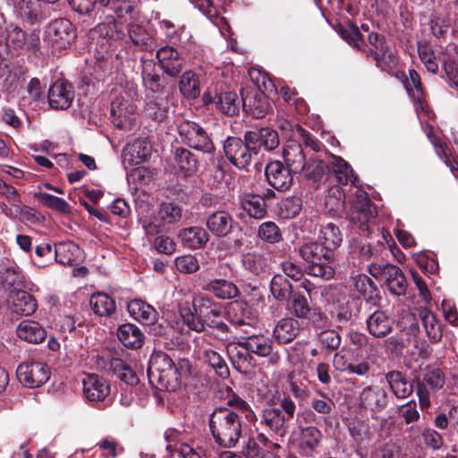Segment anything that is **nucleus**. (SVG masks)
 <instances>
[{"mask_svg": "<svg viewBox=\"0 0 458 458\" xmlns=\"http://www.w3.org/2000/svg\"><path fill=\"white\" fill-rule=\"evenodd\" d=\"M320 240L325 248L329 252L335 251L342 242V233L337 226L334 224H327L320 231Z\"/></svg>", "mask_w": 458, "mask_h": 458, "instance_id": "nucleus-50", "label": "nucleus"}, {"mask_svg": "<svg viewBox=\"0 0 458 458\" xmlns=\"http://www.w3.org/2000/svg\"><path fill=\"white\" fill-rule=\"evenodd\" d=\"M418 54L427 70L432 73H437L438 64L436 61V55L432 47L426 42H418Z\"/></svg>", "mask_w": 458, "mask_h": 458, "instance_id": "nucleus-60", "label": "nucleus"}, {"mask_svg": "<svg viewBox=\"0 0 458 458\" xmlns=\"http://www.w3.org/2000/svg\"><path fill=\"white\" fill-rule=\"evenodd\" d=\"M389 389L397 399H405L411 396L414 386L407 376L399 370H390L385 376Z\"/></svg>", "mask_w": 458, "mask_h": 458, "instance_id": "nucleus-25", "label": "nucleus"}, {"mask_svg": "<svg viewBox=\"0 0 458 458\" xmlns=\"http://www.w3.org/2000/svg\"><path fill=\"white\" fill-rule=\"evenodd\" d=\"M179 89L183 97L190 99L197 98L200 94L197 74L191 70L184 72L179 81Z\"/></svg>", "mask_w": 458, "mask_h": 458, "instance_id": "nucleus-39", "label": "nucleus"}, {"mask_svg": "<svg viewBox=\"0 0 458 458\" xmlns=\"http://www.w3.org/2000/svg\"><path fill=\"white\" fill-rule=\"evenodd\" d=\"M74 98L71 84L57 81L48 90V102L53 109H67Z\"/></svg>", "mask_w": 458, "mask_h": 458, "instance_id": "nucleus-20", "label": "nucleus"}, {"mask_svg": "<svg viewBox=\"0 0 458 458\" xmlns=\"http://www.w3.org/2000/svg\"><path fill=\"white\" fill-rule=\"evenodd\" d=\"M311 309L308 299L300 293H293L288 300V310L292 315L298 318H308Z\"/></svg>", "mask_w": 458, "mask_h": 458, "instance_id": "nucleus-54", "label": "nucleus"}, {"mask_svg": "<svg viewBox=\"0 0 458 458\" xmlns=\"http://www.w3.org/2000/svg\"><path fill=\"white\" fill-rule=\"evenodd\" d=\"M258 235L260 239L269 243H276L282 240L281 231L274 222L262 223L259 227Z\"/></svg>", "mask_w": 458, "mask_h": 458, "instance_id": "nucleus-64", "label": "nucleus"}, {"mask_svg": "<svg viewBox=\"0 0 458 458\" xmlns=\"http://www.w3.org/2000/svg\"><path fill=\"white\" fill-rule=\"evenodd\" d=\"M192 308L181 307L179 311L187 326L196 332H203V322L209 315L219 308L211 299L205 296H197L192 300Z\"/></svg>", "mask_w": 458, "mask_h": 458, "instance_id": "nucleus-7", "label": "nucleus"}, {"mask_svg": "<svg viewBox=\"0 0 458 458\" xmlns=\"http://www.w3.org/2000/svg\"><path fill=\"white\" fill-rule=\"evenodd\" d=\"M106 7H109L118 19H124L128 23L135 19V8L127 0H109V4Z\"/></svg>", "mask_w": 458, "mask_h": 458, "instance_id": "nucleus-56", "label": "nucleus"}, {"mask_svg": "<svg viewBox=\"0 0 458 458\" xmlns=\"http://www.w3.org/2000/svg\"><path fill=\"white\" fill-rule=\"evenodd\" d=\"M293 171L281 161H270L265 168L266 179L270 186L278 191H288L293 183Z\"/></svg>", "mask_w": 458, "mask_h": 458, "instance_id": "nucleus-15", "label": "nucleus"}, {"mask_svg": "<svg viewBox=\"0 0 458 458\" xmlns=\"http://www.w3.org/2000/svg\"><path fill=\"white\" fill-rule=\"evenodd\" d=\"M426 334L431 343H438L443 337L440 322L431 311L424 310L420 313Z\"/></svg>", "mask_w": 458, "mask_h": 458, "instance_id": "nucleus-41", "label": "nucleus"}, {"mask_svg": "<svg viewBox=\"0 0 458 458\" xmlns=\"http://www.w3.org/2000/svg\"><path fill=\"white\" fill-rule=\"evenodd\" d=\"M74 38L72 24L67 19H56L46 29L45 40L56 49L65 48Z\"/></svg>", "mask_w": 458, "mask_h": 458, "instance_id": "nucleus-11", "label": "nucleus"}, {"mask_svg": "<svg viewBox=\"0 0 458 458\" xmlns=\"http://www.w3.org/2000/svg\"><path fill=\"white\" fill-rule=\"evenodd\" d=\"M354 288L363 296L367 301L374 302L378 299L379 291L373 280L364 274H359L352 277Z\"/></svg>", "mask_w": 458, "mask_h": 458, "instance_id": "nucleus-36", "label": "nucleus"}, {"mask_svg": "<svg viewBox=\"0 0 458 458\" xmlns=\"http://www.w3.org/2000/svg\"><path fill=\"white\" fill-rule=\"evenodd\" d=\"M368 272L376 279L384 278L387 289L393 295H405L408 284L399 267L389 263H371L368 266Z\"/></svg>", "mask_w": 458, "mask_h": 458, "instance_id": "nucleus-6", "label": "nucleus"}, {"mask_svg": "<svg viewBox=\"0 0 458 458\" xmlns=\"http://www.w3.org/2000/svg\"><path fill=\"white\" fill-rule=\"evenodd\" d=\"M242 454L246 458H279L267 449H264L254 438H249L245 443Z\"/></svg>", "mask_w": 458, "mask_h": 458, "instance_id": "nucleus-61", "label": "nucleus"}, {"mask_svg": "<svg viewBox=\"0 0 458 458\" xmlns=\"http://www.w3.org/2000/svg\"><path fill=\"white\" fill-rule=\"evenodd\" d=\"M208 425L215 442L224 447L234 446L242 436V420L229 408H216L209 416Z\"/></svg>", "mask_w": 458, "mask_h": 458, "instance_id": "nucleus-1", "label": "nucleus"}, {"mask_svg": "<svg viewBox=\"0 0 458 458\" xmlns=\"http://www.w3.org/2000/svg\"><path fill=\"white\" fill-rule=\"evenodd\" d=\"M244 139L250 144L254 155H258L262 148L266 151H272L280 144L277 131L269 127L248 131L244 133Z\"/></svg>", "mask_w": 458, "mask_h": 458, "instance_id": "nucleus-13", "label": "nucleus"}, {"mask_svg": "<svg viewBox=\"0 0 458 458\" xmlns=\"http://www.w3.org/2000/svg\"><path fill=\"white\" fill-rule=\"evenodd\" d=\"M270 292L279 301H288L293 295V285L283 275H275L270 282Z\"/></svg>", "mask_w": 458, "mask_h": 458, "instance_id": "nucleus-46", "label": "nucleus"}, {"mask_svg": "<svg viewBox=\"0 0 458 458\" xmlns=\"http://www.w3.org/2000/svg\"><path fill=\"white\" fill-rule=\"evenodd\" d=\"M388 402L387 391L377 385L364 387L359 397L360 406L372 412L382 411L386 408Z\"/></svg>", "mask_w": 458, "mask_h": 458, "instance_id": "nucleus-16", "label": "nucleus"}, {"mask_svg": "<svg viewBox=\"0 0 458 458\" xmlns=\"http://www.w3.org/2000/svg\"><path fill=\"white\" fill-rule=\"evenodd\" d=\"M16 375L19 382L24 386L36 388L47 382L50 377V369L44 362L28 360L18 366Z\"/></svg>", "mask_w": 458, "mask_h": 458, "instance_id": "nucleus-9", "label": "nucleus"}, {"mask_svg": "<svg viewBox=\"0 0 458 458\" xmlns=\"http://www.w3.org/2000/svg\"><path fill=\"white\" fill-rule=\"evenodd\" d=\"M328 172L329 167L325 162L317 158H310L301 173L309 180L320 182L326 179Z\"/></svg>", "mask_w": 458, "mask_h": 458, "instance_id": "nucleus-52", "label": "nucleus"}, {"mask_svg": "<svg viewBox=\"0 0 458 458\" xmlns=\"http://www.w3.org/2000/svg\"><path fill=\"white\" fill-rule=\"evenodd\" d=\"M148 377L156 387L174 392L180 386V375L173 360L163 352H155L149 359Z\"/></svg>", "mask_w": 458, "mask_h": 458, "instance_id": "nucleus-2", "label": "nucleus"}, {"mask_svg": "<svg viewBox=\"0 0 458 458\" xmlns=\"http://www.w3.org/2000/svg\"><path fill=\"white\" fill-rule=\"evenodd\" d=\"M214 102L216 107L226 115H235L239 113L242 98L234 91H224L222 89L216 93Z\"/></svg>", "mask_w": 458, "mask_h": 458, "instance_id": "nucleus-34", "label": "nucleus"}, {"mask_svg": "<svg viewBox=\"0 0 458 458\" xmlns=\"http://www.w3.org/2000/svg\"><path fill=\"white\" fill-rule=\"evenodd\" d=\"M223 149L228 161L239 169L248 167L254 155L244 138L242 140L238 137H228L224 142Z\"/></svg>", "mask_w": 458, "mask_h": 458, "instance_id": "nucleus-10", "label": "nucleus"}, {"mask_svg": "<svg viewBox=\"0 0 458 458\" xmlns=\"http://www.w3.org/2000/svg\"><path fill=\"white\" fill-rule=\"evenodd\" d=\"M296 406L290 397L280 400L279 407H267L262 411L261 421L273 432L284 437L286 434V422L295 415Z\"/></svg>", "mask_w": 458, "mask_h": 458, "instance_id": "nucleus-4", "label": "nucleus"}, {"mask_svg": "<svg viewBox=\"0 0 458 458\" xmlns=\"http://www.w3.org/2000/svg\"><path fill=\"white\" fill-rule=\"evenodd\" d=\"M178 237L185 247L192 250L203 248L209 240L208 233L200 226L184 228Z\"/></svg>", "mask_w": 458, "mask_h": 458, "instance_id": "nucleus-29", "label": "nucleus"}, {"mask_svg": "<svg viewBox=\"0 0 458 458\" xmlns=\"http://www.w3.org/2000/svg\"><path fill=\"white\" fill-rule=\"evenodd\" d=\"M284 160L293 174H301L305 169L306 157L301 145L296 140H288L284 147Z\"/></svg>", "mask_w": 458, "mask_h": 458, "instance_id": "nucleus-24", "label": "nucleus"}, {"mask_svg": "<svg viewBox=\"0 0 458 458\" xmlns=\"http://www.w3.org/2000/svg\"><path fill=\"white\" fill-rule=\"evenodd\" d=\"M83 394L89 402H103L110 394L108 382L97 374H88L82 379Z\"/></svg>", "mask_w": 458, "mask_h": 458, "instance_id": "nucleus-18", "label": "nucleus"}, {"mask_svg": "<svg viewBox=\"0 0 458 458\" xmlns=\"http://www.w3.org/2000/svg\"><path fill=\"white\" fill-rule=\"evenodd\" d=\"M5 44L13 50L22 49L26 44V34L17 25L10 24L6 28Z\"/></svg>", "mask_w": 458, "mask_h": 458, "instance_id": "nucleus-58", "label": "nucleus"}, {"mask_svg": "<svg viewBox=\"0 0 458 458\" xmlns=\"http://www.w3.org/2000/svg\"><path fill=\"white\" fill-rule=\"evenodd\" d=\"M368 40L371 48L367 51V55H370L374 59L377 67L385 71L396 64V57L392 53H388L387 44L382 35L377 32H370Z\"/></svg>", "mask_w": 458, "mask_h": 458, "instance_id": "nucleus-14", "label": "nucleus"}, {"mask_svg": "<svg viewBox=\"0 0 458 458\" xmlns=\"http://www.w3.org/2000/svg\"><path fill=\"white\" fill-rule=\"evenodd\" d=\"M89 304L92 310L99 316H111L116 309L114 301L103 293L92 294Z\"/></svg>", "mask_w": 458, "mask_h": 458, "instance_id": "nucleus-45", "label": "nucleus"}, {"mask_svg": "<svg viewBox=\"0 0 458 458\" xmlns=\"http://www.w3.org/2000/svg\"><path fill=\"white\" fill-rule=\"evenodd\" d=\"M335 30L350 46L360 51H365L362 35L354 23L348 21L346 24L337 25Z\"/></svg>", "mask_w": 458, "mask_h": 458, "instance_id": "nucleus-37", "label": "nucleus"}, {"mask_svg": "<svg viewBox=\"0 0 458 458\" xmlns=\"http://www.w3.org/2000/svg\"><path fill=\"white\" fill-rule=\"evenodd\" d=\"M9 298L12 301V311L21 316H30L37 309L35 298L22 290H13Z\"/></svg>", "mask_w": 458, "mask_h": 458, "instance_id": "nucleus-26", "label": "nucleus"}, {"mask_svg": "<svg viewBox=\"0 0 458 458\" xmlns=\"http://www.w3.org/2000/svg\"><path fill=\"white\" fill-rule=\"evenodd\" d=\"M242 262L245 269L255 275L264 273L268 267L267 258L260 252H248L242 256Z\"/></svg>", "mask_w": 458, "mask_h": 458, "instance_id": "nucleus-48", "label": "nucleus"}, {"mask_svg": "<svg viewBox=\"0 0 458 458\" xmlns=\"http://www.w3.org/2000/svg\"><path fill=\"white\" fill-rule=\"evenodd\" d=\"M117 337L125 347L132 350L140 349L145 340V335L141 330L131 323L123 324L118 327Z\"/></svg>", "mask_w": 458, "mask_h": 458, "instance_id": "nucleus-28", "label": "nucleus"}, {"mask_svg": "<svg viewBox=\"0 0 458 458\" xmlns=\"http://www.w3.org/2000/svg\"><path fill=\"white\" fill-rule=\"evenodd\" d=\"M302 208V199L293 196L282 200L279 209L284 218H293L298 216Z\"/></svg>", "mask_w": 458, "mask_h": 458, "instance_id": "nucleus-62", "label": "nucleus"}, {"mask_svg": "<svg viewBox=\"0 0 458 458\" xmlns=\"http://www.w3.org/2000/svg\"><path fill=\"white\" fill-rule=\"evenodd\" d=\"M134 106L127 102H112L111 114L117 118L114 124L123 127L127 121H131V115L134 113Z\"/></svg>", "mask_w": 458, "mask_h": 458, "instance_id": "nucleus-59", "label": "nucleus"}, {"mask_svg": "<svg viewBox=\"0 0 458 458\" xmlns=\"http://www.w3.org/2000/svg\"><path fill=\"white\" fill-rule=\"evenodd\" d=\"M300 256L309 263L306 272L308 275L329 280L335 276L332 262L335 253L329 252L322 243L311 242L302 244L299 248Z\"/></svg>", "mask_w": 458, "mask_h": 458, "instance_id": "nucleus-3", "label": "nucleus"}, {"mask_svg": "<svg viewBox=\"0 0 458 458\" xmlns=\"http://www.w3.org/2000/svg\"><path fill=\"white\" fill-rule=\"evenodd\" d=\"M108 373L115 375L121 381L127 385H136L139 381L133 369L122 359L112 358L104 367Z\"/></svg>", "mask_w": 458, "mask_h": 458, "instance_id": "nucleus-32", "label": "nucleus"}, {"mask_svg": "<svg viewBox=\"0 0 458 458\" xmlns=\"http://www.w3.org/2000/svg\"><path fill=\"white\" fill-rule=\"evenodd\" d=\"M55 259L62 265L76 266L83 259V250L73 242L55 244Z\"/></svg>", "mask_w": 458, "mask_h": 458, "instance_id": "nucleus-23", "label": "nucleus"}, {"mask_svg": "<svg viewBox=\"0 0 458 458\" xmlns=\"http://www.w3.org/2000/svg\"><path fill=\"white\" fill-rule=\"evenodd\" d=\"M178 132L190 148L208 154L214 152L215 145L210 136L199 123L184 120L179 123Z\"/></svg>", "mask_w": 458, "mask_h": 458, "instance_id": "nucleus-8", "label": "nucleus"}, {"mask_svg": "<svg viewBox=\"0 0 458 458\" xmlns=\"http://www.w3.org/2000/svg\"><path fill=\"white\" fill-rule=\"evenodd\" d=\"M242 105L244 111L256 119L263 118L270 108L267 97L261 91L254 89L242 96Z\"/></svg>", "mask_w": 458, "mask_h": 458, "instance_id": "nucleus-19", "label": "nucleus"}, {"mask_svg": "<svg viewBox=\"0 0 458 458\" xmlns=\"http://www.w3.org/2000/svg\"><path fill=\"white\" fill-rule=\"evenodd\" d=\"M235 224L233 216L227 211L218 210L208 216L206 226L214 236L223 238L232 233Z\"/></svg>", "mask_w": 458, "mask_h": 458, "instance_id": "nucleus-21", "label": "nucleus"}, {"mask_svg": "<svg viewBox=\"0 0 458 458\" xmlns=\"http://www.w3.org/2000/svg\"><path fill=\"white\" fill-rule=\"evenodd\" d=\"M156 56L161 69L170 77H177L183 69L185 60L173 47L165 46L159 48Z\"/></svg>", "mask_w": 458, "mask_h": 458, "instance_id": "nucleus-17", "label": "nucleus"}, {"mask_svg": "<svg viewBox=\"0 0 458 458\" xmlns=\"http://www.w3.org/2000/svg\"><path fill=\"white\" fill-rule=\"evenodd\" d=\"M239 345L248 350L251 355L268 358V363L272 365H276L281 359L280 354L274 352L273 340L260 332L249 336L246 341H239Z\"/></svg>", "mask_w": 458, "mask_h": 458, "instance_id": "nucleus-12", "label": "nucleus"}, {"mask_svg": "<svg viewBox=\"0 0 458 458\" xmlns=\"http://www.w3.org/2000/svg\"><path fill=\"white\" fill-rule=\"evenodd\" d=\"M16 333L20 339L31 344L41 343L47 336L46 330L39 323L34 320L21 321L17 327Z\"/></svg>", "mask_w": 458, "mask_h": 458, "instance_id": "nucleus-33", "label": "nucleus"}, {"mask_svg": "<svg viewBox=\"0 0 458 458\" xmlns=\"http://www.w3.org/2000/svg\"><path fill=\"white\" fill-rule=\"evenodd\" d=\"M206 290L212 293L219 299H233L238 295V288L234 284L225 279L211 280L206 286Z\"/></svg>", "mask_w": 458, "mask_h": 458, "instance_id": "nucleus-42", "label": "nucleus"}, {"mask_svg": "<svg viewBox=\"0 0 458 458\" xmlns=\"http://www.w3.org/2000/svg\"><path fill=\"white\" fill-rule=\"evenodd\" d=\"M174 161L185 175H191L197 171L198 161L195 156L187 148H177L174 153Z\"/></svg>", "mask_w": 458, "mask_h": 458, "instance_id": "nucleus-47", "label": "nucleus"}, {"mask_svg": "<svg viewBox=\"0 0 458 458\" xmlns=\"http://www.w3.org/2000/svg\"><path fill=\"white\" fill-rule=\"evenodd\" d=\"M41 0H21L18 3V13L21 18L30 24H35L46 18L41 10Z\"/></svg>", "mask_w": 458, "mask_h": 458, "instance_id": "nucleus-35", "label": "nucleus"}, {"mask_svg": "<svg viewBox=\"0 0 458 458\" xmlns=\"http://www.w3.org/2000/svg\"><path fill=\"white\" fill-rule=\"evenodd\" d=\"M127 31L133 45L140 47L144 51H152L155 48L154 38L144 26L131 21L127 25Z\"/></svg>", "mask_w": 458, "mask_h": 458, "instance_id": "nucleus-30", "label": "nucleus"}, {"mask_svg": "<svg viewBox=\"0 0 458 458\" xmlns=\"http://www.w3.org/2000/svg\"><path fill=\"white\" fill-rule=\"evenodd\" d=\"M242 208L256 219L263 218L267 214V205L264 199L258 195H247L241 200Z\"/></svg>", "mask_w": 458, "mask_h": 458, "instance_id": "nucleus-44", "label": "nucleus"}, {"mask_svg": "<svg viewBox=\"0 0 458 458\" xmlns=\"http://www.w3.org/2000/svg\"><path fill=\"white\" fill-rule=\"evenodd\" d=\"M128 311L131 317L144 325L153 326L154 334H162L161 330H157L156 321L157 318V310L148 303L140 300H133L128 304ZM161 327V325H158Z\"/></svg>", "mask_w": 458, "mask_h": 458, "instance_id": "nucleus-22", "label": "nucleus"}, {"mask_svg": "<svg viewBox=\"0 0 458 458\" xmlns=\"http://www.w3.org/2000/svg\"><path fill=\"white\" fill-rule=\"evenodd\" d=\"M352 207L351 220L358 225L364 233H369L370 225L375 220L377 212L375 205L363 190H356L350 197Z\"/></svg>", "mask_w": 458, "mask_h": 458, "instance_id": "nucleus-5", "label": "nucleus"}, {"mask_svg": "<svg viewBox=\"0 0 458 458\" xmlns=\"http://www.w3.org/2000/svg\"><path fill=\"white\" fill-rule=\"evenodd\" d=\"M332 166L339 183L345 185L349 182H352V169L345 160L335 157L333 158Z\"/></svg>", "mask_w": 458, "mask_h": 458, "instance_id": "nucleus-63", "label": "nucleus"}, {"mask_svg": "<svg viewBox=\"0 0 458 458\" xmlns=\"http://www.w3.org/2000/svg\"><path fill=\"white\" fill-rule=\"evenodd\" d=\"M1 283L8 288L16 290L18 287L23 286L24 275L21 269L14 263L4 267L0 272Z\"/></svg>", "mask_w": 458, "mask_h": 458, "instance_id": "nucleus-49", "label": "nucleus"}, {"mask_svg": "<svg viewBox=\"0 0 458 458\" xmlns=\"http://www.w3.org/2000/svg\"><path fill=\"white\" fill-rule=\"evenodd\" d=\"M349 432L360 446L369 444L374 436L373 427L366 420H356L350 423Z\"/></svg>", "mask_w": 458, "mask_h": 458, "instance_id": "nucleus-40", "label": "nucleus"}, {"mask_svg": "<svg viewBox=\"0 0 458 458\" xmlns=\"http://www.w3.org/2000/svg\"><path fill=\"white\" fill-rule=\"evenodd\" d=\"M227 352L234 367L241 369H247L252 366L253 357L248 350L239 345V341L227 346Z\"/></svg>", "mask_w": 458, "mask_h": 458, "instance_id": "nucleus-43", "label": "nucleus"}, {"mask_svg": "<svg viewBox=\"0 0 458 458\" xmlns=\"http://www.w3.org/2000/svg\"><path fill=\"white\" fill-rule=\"evenodd\" d=\"M300 333V323L293 318L280 319L273 330V335L279 344H289L293 341Z\"/></svg>", "mask_w": 458, "mask_h": 458, "instance_id": "nucleus-27", "label": "nucleus"}, {"mask_svg": "<svg viewBox=\"0 0 458 458\" xmlns=\"http://www.w3.org/2000/svg\"><path fill=\"white\" fill-rule=\"evenodd\" d=\"M182 210L177 204L172 202L162 203L157 212V218L165 225H173L180 222Z\"/></svg>", "mask_w": 458, "mask_h": 458, "instance_id": "nucleus-55", "label": "nucleus"}, {"mask_svg": "<svg viewBox=\"0 0 458 458\" xmlns=\"http://www.w3.org/2000/svg\"><path fill=\"white\" fill-rule=\"evenodd\" d=\"M227 315L229 321L234 326L246 322L247 319L255 317L252 315L248 304L242 301L232 302L228 307Z\"/></svg>", "mask_w": 458, "mask_h": 458, "instance_id": "nucleus-53", "label": "nucleus"}, {"mask_svg": "<svg viewBox=\"0 0 458 458\" xmlns=\"http://www.w3.org/2000/svg\"><path fill=\"white\" fill-rule=\"evenodd\" d=\"M203 358L205 362L212 367L217 375L222 377L229 376V369L219 352L212 349H205L203 351Z\"/></svg>", "mask_w": 458, "mask_h": 458, "instance_id": "nucleus-57", "label": "nucleus"}, {"mask_svg": "<svg viewBox=\"0 0 458 458\" xmlns=\"http://www.w3.org/2000/svg\"><path fill=\"white\" fill-rule=\"evenodd\" d=\"M325 206L332 216H340L345 210V194L338 186L331 187L325 199Z\"/></svg>", "mask_w": 458, "mask_h": 458, "instance_id": "nucleus-38", "label": "nucleus"}, {"mask_svg": "<svg viewBox=\"0 0 458 458\" xmlns=\"http://www.w3.org/2000/svg\"><path fill=\"white\" fill-rule=\"evenodd\" d=\"M152 153V145L147 140H136L127 148V154L131 157V162L140 164L146 161Z\"/></svg>", "mask_w": 458, "mask_h": 458, "instance_id": "nucleus-51", "label": "nucleus"}, {"mask_svg": "<svg viewBox=\"0 0 458 458\" xmlns=\"http://www.w3.org/2000/svg\"><path fill=\"white\" fill-rule=\"evenodd\" d=\"M367 327L370 335L382 338L392 331L393 321L384 311L376 310L367 319Z\"/></svg>", "mask_w": 458, "mask_h": 458, "instance_id": "nucleus-31", "label": "nucleus"}]
</instances>
